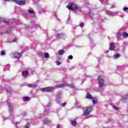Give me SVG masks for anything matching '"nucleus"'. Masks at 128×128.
I'll list each match as a JSON object with an SVG mask.
<instances>
[{
    "label": "nucleus",
    "instance_id": "f257e3e1",
    "mask_svg": "<svg viewBox=\"0 0 128 128\" xmlns=\"http://www.w3.org/2000/svg\"><path fill=\"white\" fill-rule=\"evenodd\" d=\"M67 8L70 10H73L76 12H82V8L76 6V5L74 4V3H70L67 6Z\"/></svg>",
    "mask_w": 128,
    "mask_h": 128
},
{
    "label": "nucleus",
    "instance_id": "f03ea898",
    "mask_svg": "<svg viewBox=\"0 0 128 128\" xmlns=\"http://www.w3.org/2000/svg\"><path fill=\"white\" fill-rule=\"evenodd\" d=\"M56 90L55 87L50 86L47 88H44L40 89V90L42 92H52V90Z\"/></svg>",
    "mask_w": 128,
    "mask_h": 128
},
{
    "label": "nucleus",
    "instance_id": "7ed1b4c3",
    "mask_svg": "<svg viewBox=\"0 0 128 128\" xmlns=\"http://www.w3.org/2000/svg\"><path fill=\"white\" fill-rule=\"evenodd\" d=\"M98 86L100 88H102L104 86V80L102 76H98Z\"/></svg>",
    "mask_w": 128,
    "mask_h": 128
},
{
    "label": "nucleus",
    "instance_id": "20e7f679",
    "mask_svg": "<svg viewBox=\"0 0 128 128\" xmlns=\"http://www.w3.org/2000/svg\"><path fill=\"white\" fill-rule=\"evenodd\" d=\"M92 108H93L92 106L87 107L85 109L83 112V116H88V114L92 112Z\"/></svg>",
    "mask_w": 128,
    "mask_h": 128
},
{
    "label": "nucleus",
    "instance_id": "39448f33",
    "mask_svg": "<svg viewBox=\"0 0 128 128\" xmlns=\"http://www.w3.org/2000/svg\"><path fill=\"white\" fill-rule=\"evenodd\" d=\"M106 14L108 16H118L120 12H112L110 10H107V11H106Z\"/></svg>",
    "mask_w": 128,
    "mask_h": 128
},
{
    "label": "nucleus",
    "instance_id": "423d86ee",
    "mask_svg": "<svg viewBox=\"0 0 128 128\" xmlns=\"http://www.w3.org/2000/svg\"><path fill=\"white\" fill-rule=\"evenodd\" d=\"M26 0H14V2L19 6H24Z\"/></svg>",
    "mask_w": 128,
    "mask_h": 128
},
{
    "label": "nucleus",
    "instance_id": "0eeeda50",
    "mask_svg": "<svg viewBox=\"0 0 128 128\" xmlns=\"http://www.w3.org/2000/svg\"><path fill=\"white\" fill-rule=\"evenodd\" d=\"M62 94L60 92H58L56 96V102L57 104H60V99L62 98Z\"/></svg>",
    "mask_w": 128,
    "mask_h": 128
},
{
    "label": "nucleus",
    "instance_id": "6e6552de",
    "mask_svg": "<svg viewBox=\"0 0 128 128\" xmlns=\"http://www.w3.org/2000/svg\"><path fill=\"white\" fill-rule=\"evenodd\" d=\"M50 104H48L45 106L44 107L45 111L44 112V114H45V116H48V112H50Z\"/></svg>",
    "mask_w": 128,
    "mask_h": 128
},
{
    "label": "nucleus",
    "instance_id": "1a4fd4ad",
    "mask_svg": "<svg viewBox=\"0 0 128 128\" xmlns=\"http://www.w3.org/2000/svg\"><path fill=\"white\" fill-rule=\"evenodd\" d=\"M12 58H16V60H18L19 58H20V54L18 53H13L11 54Z\"/></svg>",
    "mask_w": 128,
    "mask_h": 128
},
{
    "label": "nucleus",
    "instance_id": "9d476101",
    "mask_svg": "<svg viewBox=\"0 0 128 128\" xmlns=\"http://www.w3.org/2000/svg\"><path fill=\"white\" fill-rule=\"evenodd\" d=\"M8 110L10 112H12V108H14V104H8Z\"/></svg>",
    "mask_w": 128,
    "mask_h": 128
},
{
    "label": "nucleus",
    "instance_id": "9b49d317",
    "mask_svg": "<svg viewBox=\"0 0 128 128\" xmlns=\"http://www.w3.org/2000/svg\"><path fill=\"white\" fill-rule=\"evenodd\" d=\"M68 86V84L67 83H64V84H57L56 86V88H62V86Z\"/></svg>",
    "mask_w": 128,
    "mask_h": 128
},
{
    "label": "nucleus",
    "instance_id": "f8f14e48",
    "mask_svg": "<svg viewBox=\"0 0 128 128\" xmlns=\"http://www.w3.org/2000/svg\"><path fill=\"white\" fill-rule=\"evenodd\" d=\"M22 76H24V78H26V76H28V70H24L22 72Z\"/></svg>",
    "mask_w": 128,
    "mask_h": 128
},
{
    "label": "nucleus",
    "instance_id": "ddd939ff",
    "mask_svg": "<svg viewBox=\"0 0 128 128\" xmlns=\"http://www.w3.org/2000/svg\"><path fill=\"white\" fill-rule=\"evenodd\" d=\"M71 124L73 126H76V120L74 119L71 120Z\"/></svg>",
    "mask_w": 128,
    "mask_h": 128
},
{
    "label": "nucleus",
    "instance_id": "4468645a",
    "mask_svg": "<svg viewBox=\"0 0 128 128\" xmlns=\"http://www.w3.org/2000/svg\"><path fill=\"white\" fill-rule=\"evenodd\" d=\"M114 43H111L110 46V50H114Z\"/></svg>",
    "mask_w": 128,
    "mask_h": 128
},
{
    "label": "nucleus",
    "instance_id": "2eb2a0df",
    "mask_svg": "<svg viewBox=\"0 0 128 128\" xmlns=\"http://www.w3.org/2000/svg\"><path fill=\"white\" fill-rule=\"evenodd\" d=\"M42 122L46 124H50V121L48 120L47 119H43L42 120Z\"/></svg>",
    "mask_w": 128,
    "mask_h": 128
},
{
    "label": "nucleus",
    "instance_id": "dca6fc26",
    "mask_svg": "<svg viewBox=\"0 0 128 128\" xmlns=\"http://www.w3.org/2000/svg\"><path fill=\"white\" fill-rule=\"evenodd\" d=\"M38 85L36 84H28V88H36Z\"/></svg>",
    "mask_w": 128,
    "mask_h": 128
},
{
    "label": "nucleus",
    "instance_id": "f3484780",
    "mask_svg": "<svg viewBox=\"0 0 128 128\" xmlns=\"http://www.w3.org/2000/svg\"><path fill=\"white\" fill-rule=\"evenodd\" d=\"M86 98H88V100H92L93 97L92 96V95L90 93H87Z\"/></svg>",
    "mask_w": 128,
    "mask_h": 128
},
{
    "label": "nucleus",
    "instance_id": "a211bd4d",
    "mask_svg": "<svg viewBox=\"0 0 128 128\" xmlns=\"http://www.w3.org/2000/svg\"><path fill=\"white\" fill-rule=\"evenodd\" d=\"M91 100H92V102L93 104H97V102H98V98H93Z\"/></svg>",
    "mask_w": 128,
    "mask_h": 128
},
{
    "label": "nucleus",
    "instance_id": "6ab92c4d",
    "mask_svg": "<svg viewBox=\"0 0 128 128\" xmlns=\"http://www.w3.org/2000/svg\"><path fill=\"white\" fill-rule=\"evenodd\" d=\"M28 14H34V10H32V8L28 10Z\"/></svg>",
    "mask_w": 128,
    "mask_h": 128
},
{
    "label": "nucleus",
    "instance_id": "aec40b11",
    "mask_svg": "<svg viewBox=\"0 0 128 128\" xmlns=\"http://www.w3.org/2000/svg\"><path fill=\"white\" fill-rule=\"evenodd\" d=\"M122 36L124 38H128V34L126 32H124L122 34Z\"/></svg>",
    "mask_w": 128,
    "mask_h": 128
},
{
    "label": "nucleus",
    "instance_id": "412c9836",
    "mask_svg": "<svg viewBox=\"0 0 128 128\" xmlns=\"http://www.w3.org/2000/svg\"><path fill=\"white\" fill-rule=\"evenodd\" d=\"M30 100V97H25L24 98H22V100H24V102H26V100Z\"/></svg>",
    "mask_w": 128,
    "mask_h": 128
},
{
    "label": "nucleus",
    "instance_id": "4be33fe9",
    "mask_svg": "<svg viewBox=\"0 0 128 128\" xmlns=\"http://www.w3.org/2000/svg\"><path fill=\"white\" fill-rule=\"evenodd\" d=\"M64 50H60L58 52V54L62 56V54H64Z\"/></svg>",
    "mask_w": 128,
    "mask_h": 128
},
{
    "label": "nucleus",
    "instance_id": "5701e85b",
    "mask_svg": "<svg viewBox=\"0 0 128 128\" xmlns=\"http://www.w3.org/2000/svg\"><path fill=\"white\" fill-rule=\"evenodd\" d=\"M120 54H116L114 56V58L116 59V58H120Z\"/></svg>",
    "mask_w": 128,
    "mask_h": 128
},
{
    "label": "nucleus",
    "instance_id": "b1692460",
    "mask_svg": "<svg viewBox=\"0 0 128 128\" xmlns=\"http://www.w3.org/2000/svg\"><path fill=\"white\" fill-rule=\"evenodd\" d=\"M112 108H114V110H118V108L114 105L112 104Z\"/></svg>",
    "mask_w": 128,
    "mask_h": 128
},
{
    "label": "nucleus",
    "instance_id": "393cba45",
    "mask_svg": "<svg viewBox=\"0 0 128 128\" xmlns=\"http://www.w3.org/2000/svg\"><path fill=\"white\" fill-rule=\"evenodd\" d=\"M44 58H50V54H48V53H45L44 54Z\"/></svg>",
    "mask_w": 128,
    "mask_h": 128
},
{
    "label": "nucleus",
    "instance_id": "a878e982",
    "mask_svg": "<svg viewBox=\"0 0 128 128\" xmlns=\"http://www.w3.org/2000/svg\"><path fill=\"white\" fill-rule=\"evenodd\" d=\"M64 34H58V38H62L64 36Z\"/></svg>",
    "mask_w": 128,
    "mask_h": 128
},
{
    "label": "nucleus",
    "instance_id": "bb28decb",
    "mask_svg": "<svg viewBox=\"0 0 128 128\" xmlns=\"http://www.w3.org/2000/svg\"><path fill=\"white\" fill-rule=\"evenodd\" d=\"M4 54H6V52H4V51H2L0 52V55L1 56H4Z\"/></svg>",
    "mask_w": 128,
    "mask_h": 128
},
{
    "label": "nucleus",
    "instance_id": "cd10ccee",
    "mask_svg": "<svg viewBox=\"0 0 128 128\" xmlns=\"http://www.w3.org/2000/svg\"><path fill=\"white\" fill-rule=\"evenodd\" d=\"M60 61H56V64L57 65V66H60Z\"/></svg>",
    "mask_w": 128,
    "mask_h": 128
},
{
    "label": "nucleus",
    "instance_id": "c85d7f7f",
    "mask_svg": "<svg viewBox=\"0 0 128 128\" xmlns=\"http://www.w3.org/2000/svg\"><path fill=\"white\" fill-rule=\"evenodd\" d=\"M69 86L72 88H74V84H71Z\"/></svg>",
    "mask_w": 128,
    "mask_h": 128
},
{
    "label": "nucleus",
    "instance_id": "c756f323",
    "mask_svg": "<svg viewBox=\"0 0 128 128\" xmlns=\"http://www.w3.org/2000/svg\"><path fill=\"white\" fill-rule=\"evenodd\" d=\"M73 56H72V55H70V56H68V59L69 60H72V58H73Z\"/></svg>",
    "mask_w": 128,
    "mask_h": 128
},
{
    "label": "nucleus",
    "instance_id": "7c9ffc66",
    "mask_svg": "<svg viewBox=\"0 0 128 128\" xmlns=\"http://www.w3.org/2000/svg\"><path fill=\"white\" fill-rule=\"evenodd\" d=\"M2 22H4V24H8V22L2 19Z\"/></svg>",
    "mask_w": 128,
    "mask_h": 128
},
{
    "label": "nucleus",
    "instance_id": "2f4dec72",
    "mask_svg": "<svg viewBox=\"0 0 128 128\" xmlns=\"http://www.w3.org/2000/svg\"><path fill=\"white\" fill-rule=\"evenodd\" d=\"M128 10V8H126V7H124L123 8V10L124 12H126V10Z\"/></svg>",
    "mask_w": 128,
    "mask_h": 128
},
{
    "label": "nucleus",
    "instance_id": "473e14b6",
    "mask_svg": "<svg viewBox=\"0 0 128 128\" xmlns=\"http://www.w3.org/2000/svg\"><path fill=\"white\" fill-rule=\"evenodd\" d=\"M24 128H30V124H28L24 127Z\"/></svg>",
    "mask_w": 128,
    "mask_h": 128
},
{
    "label": "nucleus",
    "instance_id": "72a5a7b5",
    "mask_svg": "<svg viewBox=\"0 0 128 128\" xmlns=\"http://www.w3.org/2000/svg\"><path fill=\"white\" fill-rule=\"evenodd\" d=\"M120 37V33H118V34H116V38H118Z\"/></svg>",
    "mask_w": 128,
    "mask_h": 128
},
{
    "label": "nucleus",
    "instance_id": "f704fd0d",
    "mask_svg": "<svg viewBox=\"0 0 128 128\" xmlns=\"http://www.w3.org/2000/svg\"><path fill=\"white\" fill-rule=\"evenodd\" d=\"M80 28H82V26H84V23L82 22L80 23Z\"/></svg>",
    "mask_w": 128,
    "mask_h": 128
},
{
    "label": "nucleus",
    "instance_id": "c9c22d12",
    "mask_svg": "<svg viewBox=\"0 0 128 128\" xmlns=\"http://www.w3.org/2000/svg\"><path fill=\"white\" fill-rule=\"evenodd\" d=\"M56 128H62V126L60 124H58V125L56 126Z\"/></svg>",
    "mask_w": 128,
    "mask_h": 128
},
{
    "label": "nucleus",
    "instance_id": "e433bc0d",
    "mask_svg": "<svg viewBox=\"0 0 128 128\" xmlns=\"http://www.w3.org/2000/svg\"><path fill=\"white\" fill-rule=\"evenodd\" d=\"M61 106H66V103L61 104Z\"/></svg>",
    "mask_w": 128,
    "mask_h": 128
},
{
    "label": "nucleus",
    "instance_id": "4c0bfd02",
    "mask_svg": "<svg viewBox=\"0 0 128 128\" xmlns=\"http://www.w3.org/2000/svg\"><path fill=\"white\" fill-rule=\"evenodd\" d=\"M26 113L22 114V116H26Z\"/></svg>",
    "mask_w": 128,
    "mask_h": 128
},
{
    "label": "nucleus",
    "instance_id": "58836bf2",
    "mask_svg": "<svg viewBox=\"0 0 128 128\" xmlns=\"http://www.w3.org/2000/svg\"><path fill=\"white\" fill-rule=\"evenodd\" d=\"M13 42H16V38L14 39V40H13Z\"/></svg>",
    "mask_w": 128,
    "mask_h": 128
},
{
    "label": "nucleus",
    "instance_id": "ea45409f",
    "mask_svg": "<svg viewBox=\"0 0 128 128\" xmlns=\"http://www.w3.org/2000/svg\"><path fill=\"white\" fill-rule=\"evenodd\" d=\"M4 2H10V0H4Z\"/></svg>",
    "mask_w": 128,
    "mask_h": 128
},
{
    "label": "nucleus",
    "instance_id": "a19ab883",
    "mask_svg": "<svg viewBox=\"0 0 128 128\" xmlns=\"http://www.w3.org/2000/svg\"><path fill=\"white\" fill-rule=\"evenodd\" d=\"M126 96H128V95H125V97H126Z\"/></svg>",
    "mask_w": 128,
    "mask_h": 128
},
{
    "label": "nucleus",
    "instance_id": "79ce46f5",
    "mask_svg": "<svg viewBox=\"0 0 128 128\" xmlns=\"http://www.w3.org/2000/svg\"><path fill=\"white\" fill-rule=\"evenodd\" d=\"M102 0H100V2H102Z\"/></svg>",
    "mask_w": 128,
    "mask_h": 128
},
{
    "label": "nucleus",
    "instance_id": "37998d69",
    "mask_svg": "<svg viewBox=\"0 0 128 128\" xmlns=\"http://www.w3.org/2000/svg\"><path fill=\"white\" fill-rule=\"evenodd\" d=\"M122 100H126V98H122Z\"/></svg>",
    "mask_w": 128,
    "mask_h": 128
},
{
    "label": "nucleus",
    "instance_id": "c03bdc74",
    "mask_svg": "<svg viewBox=\"0 0 128 128\" xmlns=\"http://www.w3.org/2000/svg\"><path fill=\"white\" fill-rule=\"evenodd\" d=\"M16 124H18V122H16Z\"/></svg>",
    "mask_w": 128,
    "mask_h": 128
}]
</instances>
